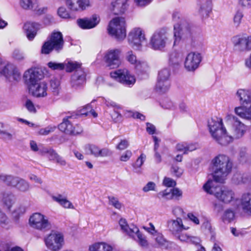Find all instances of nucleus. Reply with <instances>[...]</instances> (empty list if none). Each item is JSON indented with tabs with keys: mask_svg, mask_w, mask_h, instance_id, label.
<instances>
[{
	"mask_svg": "<svg viewBox=\"0 0 251 251\" xmlns=\"http://www.w3.org/2000/svg\"><path fill=\"white\" fill-rule=\"evenodd\" d=\"M40 25L34 22H27L24 26V29L29 40H32L35 37Z\"/></svg>",
	"mask_w": 251,
	"mask_h": 251,
	"instance_id": "c756f323",
	"label": "nucleus"
},
{
	"mask_svg": "<svg viewBox=\"0 0 251 251\" xmlns=\"http://www.w3.org/2000/svg\"><path fill=\"white\" fill-rule=\"evenodd\" d=\"M42 153L47 156L50 161H54L58 154L55 150L51 148H44L42 150Z\"/></svg>",
	"mask_w": 251,
	"mask_h": 251,
	"instance_id": "37998d69",
	"label": "nucleus"
},
{
	"mask_svg": "<svg viewBox=\"0 0 251 251\" xmlns=\"http://www.w3.org/2000/svg\"><path fill=\"white\" fill-rule=\"evenodd\" d=\"M128 41L130 46L134 50H140L142 44L146 41L143 30L139 27L133 28L129 33Z\"/></svg>",
	"mask_w": 251,
	"mask_h": 251,
	"instance_id": "ddd939ff",
	"label": "nucleus"
},
{
	"mask_svg": "<svg viewBox=\"0 0 251 251\" xmlns=\"http://www.w3.org/2000/svg\"><path fill=\"white\" fill-rule=\"evenodd\" d=\"M161 105L164 109L172 110H175L176 107L173 102L168 98H166L162 100Z\"/></svg>",
	"mask_w": 251,
	"mask_h": 251,
	"instance_id": "8fccbe9b",
	"label": "nucleus"
},
{
	"mask_svg": "<svg viewBox=\"0 0 251 251\" xmlns=\"http://www.w3.org/2000/svg\"><path fill=\"white\" fill-rule=\"evenodd\" d=\"M170 81L166 80H157L156 89L159 93H165L170 88Z\"/></svg>",
	"mask_w": 251,
	"mask_h": 251,
	"instance_id": "58836bf2",
	"label": "nucleus"
},
{
	"mask_svg": "<svg viewBox=\"0 0 251 251\" xmlns=\"http://www.w3.org/2000/svg\"><path fill=\"white\" fill-rule=\"evenodd\" d=\"M25 212V207L22 205L17 206L12 213V217L18 220Z\"/></svg>",
	"mask_w": 251,
	"mask_h": 251,
	"instance_id": "c03bdc74",
	"label": "nucleus"
},
{
	"mask_svg": "<svg viewBox=\"0 0 251 251\" xmlns=\"http://www.w3.org/2000/svg\"><path fill=\"white\" fill-rule=\"evenodd\" d=\"M119 224L123 232L133 238L140 246L148 247V242L146 236L140 231L136 226L133 225L129 226L126 220L123 218L119 220Z\"/></svg>",
	"mask_w": 251,
	"mask_h": 251,
	"instance_id": "39448f33",
	"label": "nucleus"
},
{
	"mask_svg": "<svg viewBox=\"0 0 251 251\" xmlns=\"http://www.w3.org/2000/svg\"><path fill=\"white\" fill-rule=\"evenodd\" d=\"M120 108H114L113 112L111 114V118L115 122H117L121 120L122 116L118 110Z\"/></svg>",
	"mask_w": 251,
	"mask_h": 251,
	"instance_id": "13d9d810",
	"label": "nucleus"
},
{
	"mask_svg": "<svg viewBox=\"0 0 251 251\" xmlns=\"http://www.w3.org/2000/svg\"><path fill=\"white\" fill-rule=\"evenodd\" d=\"M182 192L177 188L171 190L166 189L158 194V198H162L167 200L173 199H178L182 196Z\"/></svg>",
	"mask_w": 251,
	"mask_h": 251,
	"instance_id": "2f4dec72",
	"label": "nucleus"
},
{
	"mask_svg": "<svg viewBox=\"0 0 251 251\" xmlns=\"http://www.w3.org/2000/svg\"><path fill=\"white\" fill-rule=\"evenodd\" d=\"M121 50L119 49L108 50L104 54V59L106 66L110 69L118 67L121 64L120 55Z\"/></svg>",
	"mask_w": 251,
	"mask_h": 251,
	"instance_id": "6ab92c4d",
	"label": "nucleus"
},
{
	"mask_svg": "<svg viewBox=\"0 0 251 251\" xmlns=\"http://www.w3.org/2000/svg\"><path fill=\"white\" fill-rule=\"evenodd\" d=\"M85 149L90 151L91 155L95 157H106L110 156L112 152L107 148L100 149L95 145H88Z\"/></svg>",
	"mask_w": 251,
	"mask_h": 251,
	"instance_id": "c85d7f7f",
	"label": "nucleus"
},
{
	"mask_svg": "<svg viewBox=\"0 0 251 251\" xmlns=\"http://www.w3.org/2000/svg\"><path fill=\"white\" fill-rule=\"evenodd\" d=\"M85 74L83 69H80L75 72L71 77L72 86L77 89L81 86L85 82Z\"/></svg>",
	"mask_w": 251,
	"mask_h": 251,
	"instance_id": "7c9ffc66",
	"label": "nucleus"
},
{
	"mask_svg": "<svg viewBox=\"0 0 251 251\" xmlns=\"http://www.w3.org/2000/svg\"><path fill=\"white\" fill-rule=\"evenodd\" d=\"M235 213L231 208L226 209L222 217V220L224 222L230 223L234 218Z\"/></svg>",
	"mask_w": 251,
	"mask_h": 251,
	"instance_id": "79ce46f5",
	"label": "nucleus"
},
{
	"mask_svg": "<svg viewBox=\"0 0 251 251\" xmlns=\"http://www.w3.org/2000/svg\"><path fill=\"white\" fill-rule=\"evenodd\" d=\"M15 198L14 196L10 193H4L3 194L2 201L4 207L10 209L14 203Z\"/></svg>",
	"mask_w": 251,
	"mask_h": 251,
	"instance_id": "e433bc0d",
	"label": "nucleus"
},
{
	"mask_svg": "<svg viewBox=\"0 0 251 251\" xmlns=\"http://www.w3.org/2000/svg\"><path fill=\"white\" fill-rule=\"evenodd\" d=\"M241 106L234 108L235 114L242 119L251 120V89H239L236 93Z\"/></svg>",
	"mask_w": 251,
	"mask_h": 251,
	"instance_id": "20e7f679",
	"label": "nucleus"
},
{
	"mask_svg": "<svg viewBox=\"0 0 251 251\" xmlns=\"http://www.w3.org/2000/svg\"><path fill=\"white\" fill-rule=\"evenodd\" d=\"M174 236L176 240L182 243H190L198 245L201 242V240L199 237L191 236L186 233L179 232Z\"/></svg>",
	"mask_w": 251,
	"mask_h": 251,
	"instance_id": "473e14b6",
	"label": "nucleus"
},
{
	"mask_svg": "<svg viewBox=\"0 0 251 251\" xmlns=\"http://www.w3.org/2000/svg\"><path fill=\"white\" fill-rule=\"evenodd\" d=\"M52 200L58 203L61 206L66 209H75L73 203L66 197L61 194L52 196Z\"/></svg>",
	"mask_w": 251,
	"mask_h": 251,
	"instance_id": "72a5a7b5",
	"label": "nucleus"
},
{
	"mask_svg": "<svg viewBox=\"0 0 251 251\" xmlns=\"http://www.w3.org/2000/svg\"><path fill=\"white\" fill-rule=\"evenodd\" d=\"M168 228L170 232L175 236L183 230H186L189 229V226H186L183 224L182 220L179 217L176 219H171L167 222Z\"/></svg>",
	"mask_w": 251,
	"mask_h": 251,
	"instance_id": "393cba45",
	"label": "nucleus"
},
{
	"mask_svg": "<svg viewBox=\"0 0 251 251\" xmlns=\"http://www.w3.org/2000/svg\"><path fill=\"white\" fill-rule=\"evenodd\" d=\"M234 50L240 52L251 50V35H237L232 38Z\"/></svg>",
	"mask_w": 251,
	"mask_h": 251,
	"instance_id": "2eb2a0df",
	"label": "nucleus"
},
{
	"mask_svg": "<svg viewBox=\"0 0 251 251\" xmlns=\"http://www.w3.org/2000/svg\"><path fill=\"white\" fill-rule=\"evenodd\" d=\"M172 173L176 177H180L183 173V170L176 166H173L171 168Z\"/></svg>",
	"mask_w": 251,
	"mask_h": 251,
	"instance_id": "e2e57ef3",
	"label": "nucleus"
},
{
	"mask_svg": "<svg viewBox=\"0 0 251 251\" xmlns=\"http://www.w3.org/2000/svg\"><path fill=\"white\" fill-rule=\"evenodd\" d=\"M127 7V0H113L108 9L114 15H120L125 12Z\"/></svg>",
	"mask_w": 251,
	"mask_h": 251,
	"instance_id": "a878e982",
	"label": "nucleus"
},
{
	"mask_svg": "<svg viewBox=\"0 0 251 251\" xmlns=\"http://www.w3.org/2000/svg\"><path fill=\"white\" fill-rule=\"evenodd\" d=\"M47 247L52 251H58L64 244V237L58 232H52L45 238Z\"/></svg>",
	"mask_w": 251,
	"mask_h": 251,
	"instance_id": "dca6fc26",
	"label": "nucleus"
},
{
	"mask_svg": "<svg viewBox=\"0 0 251 251\" xmlns=\"http://www.w3.org/2000/svg\"><path fill=\"white\" fill-rule=\"evenodd\" d=\"M126 59L130 64L134 65L138 62L136 55L132 51H128L126 53Z\"/></svg>",
	"mask_w": 251,
	"mask_h": 251,
	"instance_id": "603ef678",
	"label": "nucleus"
},
{
	"mask_svg": "<svg viewBox=\"0 0 251 251\" xmlns=\"http://www.w3.org/2000/svg\"><path fill=\"white\" fill-rule=\"evenodd\" d=\"M110 76L125 85H133L136 81L135 76L131 75L126 69L111 72Z\"/></svg>",
	"mask_w": 251,
	"mask_h": 251,
	"instance_id": "a211bd4d",
	"label": "nucleus"
},
{
	"mask_svg": "<svg viewBox=\"0 0 251 251\" xmlns=\"http://www.w3.org/2000/svg\"><path fill=\"white\" fill-rule=\"evenodd\" d=\"M163 184L169 187H174L176 185V182L172 178L165 177L163 181Z\"/></svg>",
	"mask_w": 251,
	"mask_h": 251,
	"instance_id": "0e129e2a",
	"label": "nucleus"
},
{
	"mask_svg": "<svg viewBox=\"0 0 251 251\" xmlns=\"http://www.w3.org/2000/svg\"><path fill=\"white\" fill-rule=\"evenodd\" d=\"M149 226H143V228L148 232L154 236L157 233V231L155 230L154 225L151 223H150Z\"/></svg>",
	"mask_w": 251,
	"mask_h": 251,
	"instance_id": "338daca9",
	"label": "nucleus"
},
{
	"mask_svg": "<svg viewBox=\"0 0 251 251\" xmlns=\"http://www.w3.org/2000/svg\"><path fill=\"white\" fill-rule=\"evenodd\" d=\"M65 68L67 72H72L74 71L76 72L77 71L82 69L81 63L75 61L69 60L65 62Z\"/></svg>",
	"mask_w": 251,
	"mask_h": 251,
	"instance_id": "4c0bfd02",
	"label": "nucleus"
},
{
	"mask_svg": "<svg viewBox=\"0 0 251 251\" xmlns=\"http://www.w3.org/2000/svg\"><path fill=\"white\" fill-rule=\"evenodd\" d=\"M240 206L242 212L246 215L251 216V193H243L240 199Z\"/></svg>",
	"mask_w": 251,
	"mask_h": 251,
	"instance_id": "bb28decb",
	"label": "nucleus"
},
{
	"mask_svg": "<svg viewBox=\"0 0 251 251\" xmlns=\"http://www.w3.org/2000/svg\"><path fill=\"white\" fill-rule=\"evenodd\" d=\"M215 182L212 180H208L203 186L204 190L207 193L213 195L219 201L225 204H229L237 200L233 190L225 186H215Z\"/></svg>",
	"mask_w": 251,
	"mask_h": 251,
	"instance_id": "7ed1b4c3",
	"label": "nucleus"
},
{
	"mask_svg": "<svg viewBox=\"0 0 251 251\" xmlns=\"http://www.w3.org/2000/svg\"><path fill=\"white\" fill-rule=\"evenodd\" d=\"M154 237L155 242L159 247H166L167 246V242L162 234L157 232L154 235Z\"/></svg>",
	"mask_w": 251,
	"mask_h": 251,
	"instance_id": "a18cd8bd",
	"label": "nucleus"
},
{
	"mask_svg": "<svg viewBox=\"0 0 251 251\" xmlns=\"http://www.w3.org/2000/svg\"><path fill=\"white\" fill-rule=\"evenodd\" d=\"M171 43V40L169 38L167 29L161 28L155 31L152 35L149 45L154 50H162Z\"/></svg>",
	"mask_w": 251,
	"mask_h": 251,
	"instance_id": "1a4fd4ad",
	"label": "nucleus"
},
{
	"mask_svg": "<svg viewBox=\"0 0 251 251\" xmlns=\"http://www.w3.org/2000/svg\"><path fill=\"white\" fill-rule=\"evenodd\" d=\"M19 3L23 9L31 10L38 15L44 13L47 9L46 7H39L37 0H20Z\"/></svg>",
	"mask_w": 251,
	"mask_h": 251,
	"instance_id": "5701e85b",
	"label": "nucleus"
},
{
	"mask_svg": "<svg viewBox=\"0 0 251 251\" xmlns=\"http://www.w3.org/2000/svg\"><path fill=\"white\" fill-rule=\"evenodd\" d=\"M211 165L213 170V181L223 183L232 168L230 158L225 154H219L212 159Z\"/></svg>",
	"mask_w": 251,
	"mask_h": 251,
	"instance_id": "f257e3e1",
	"label": "nucleus"
},
{
	"mask_svg": "<svg viewBox=\"0 0 251 251\" xmlns=\"http://www.w3.org/2000/svg\"><path fill=\"white\" fill-rule=\"evenodd\" d=\"M72 118V116L64 118L62 122L59 125L58 128L67 134L72 135L80 134L83 131L82 127L77 124L74 125L71 121Z\"/></svg>",
	"mask_w": 251,
	"mask_h": 251,
	"instance_id": "f3484780",
	"label": "nucleus"
},
{
	"mask_svg": "<svg viewBox=\"0 0 251 251\" xmlns=\"http://www.w3.org/2000/svg\"><path fill=\"white\" fill-rule=\"evenodd\" d=\"M65 63H60L50 61L48 63V66L49 68L52 70H63L65 69Z\"/></svg>",
	"mask_w": 251,
	"mask_h": 251,
	"instance_id": "3c124183",
	"label": "nucleus"
},
{
	"mask_svg": "<svg viewBox=\"0 0 251 251\" xmlns=\"http://www.w3.org/2000/svg\"><path fill=\"white\" fill-rule=\"evenodd\" d=\"M0 77H4L9 81L18 80L21 78V73L13 64L2 62L0 63Z\"/></svg>",
	"mask_w": 251,
	"mask_h": 251,
	"instance_id": "f8f14e48",
	"label": "nucleus"
},
{
	"mask_svg": "<svg viewBox=\"0 0 251 251\" xmlns=\"http://www.w3.org/2000/svg\"><path fill=\"white\" fill-rule=\"evenodd\" d=\"M64 42L63 35L60 32H53L48 41L45 42L42 47L41 52L43 54H49L53 50L57 52L61 51L64 46Z\"/></svg>",
	"mask_w": 251,
	"mask_h": 251,
	"instance_id": "0eeeda50",
	"label": "nucleus"
},
{
	"mask_svg": "<svg viewBox=\"0 0 251 251\" xmlns=\"http://www.w3.org/2000/svg\"><path fill=\"white\" fill-rule=\"evenodd\" d=\"M180 16V13L178 11L174 12L173 14V20L176 22L174 25V46L177 45L183 37H187L190 35L189 27H187L182 23L181 20L177 22Z\"/></svg>",
	"mask_w": 251,
	"mask_h": 251,
	"instance_id": "9d476101",
	"label": "nucleus"
},
{
	"mask_svg": "<svg viewBox=\"0 0 251 251\" xmlns=\"http://www.w3.org/2000/svg\"><path fill=\"white\" fill-rule=\"evenodd\" d=\"M25 106L28 111L31 113H35L36 112V109L33 103L30 100H27L25 103Z\"/></svg>",
	"mask_w": 251,
	"mask_h": 251,
	"instance_id": "680f3d73",
	"label": "nucleus"
},
{
	"mask_svg": "<svg viewBox=\"0 0 251 251\" xmlns=\"http://www.w3.org/2000/svg\"><path fill=\"white\" fill-rule=\"evenodd\" d=\"M201 59L202 57L200 53L191 52L188 53L185 58L184 68L188 71L193 72L199 67Z\"/></svg>",
	"mask_w": 251,
	"mask_h": 251,
	"instance_id": "aec40b11",
	"label": "nucleus"
},
{
	"mask_svg": "<svg viewBox=\"0 0 251 251\" xmlns=\"http://www.w3.org/2000/svg\"><path fill=\"white\" fill-rule=\"evenodd\" d=\"M29 90L35 97H45L47 95L48 86L45 82H40L29 87Z\"/></svg>",
	"mask_w": 251,
	"mask_h": 251,
	"instance_id": "cd10ccee",
	"label": "nucleus"
},
{
	"mask_svg": "<svg viewBox=\"0 0 251 251\" xmlns=\"http://www.w3.org/2000/svg\"><path fill=\"white\" fill-rule=\"evenodd\" d=\"M132 155V151L130 150H126L121 155L120 160L122 162H126L130 159Z\"/></svg>",
	"mask_w": 251,
	"mask_h": 251,
	"instance_id": "4d7b16f0",
	"label": "nucleus"
},
{
	"mask_svg": "<svg viewBox=\"0 0 251 251\" xmlns=\"http://www.w3.org/2000/svg\"><path fill=\"white\" fill-rule=\"evenodd\" d=\"M225 120L228 127V132L226 131L225 139L223 141L224 146L228 145L234 140L241 139L247 130V126L233 115L227 114Z\"/></svg>",
	"mask_w": 251,
	"mask_h": 251,
	"instance_id": "f03ea898",
	"label": "nucleus"
},
{
	"mask_svg": "<svg viewBox=\"0 0 251 251\" xmlns=\"http://www.w3.org/2000/svg\"><path fill=\"white\" fill-rule=\"evenodd\" d=\"M12 58L16 61L21 62L25 58L24 53L19 49H15L12 53Z\"/></svg>",
	"mask_w": 251,
	"mask_h": 251,
	"instance_id": "49530a36",
	"label": "nucleus"
},
{
	"mask_svg": "<svg viewBox=\"0 0 251 251\" xmlns=\"http://www.w3.org/2000/svg\"><path fill=\"white\" fill-rule=\"evenodd\" d=\"M0 181L7 185L16 187L22 192H25L29 188V185L27 181L18 177L0 174Z\"/></svg>",
	"mask_w": 251,
	"mask_h": 251,
	"instance_id": "4468645a",
	"label": "nucleus"
},
{
	"mask_svg": "<svg viewBox=\"0 0 251 251\" xmlns=\"http://www.w3.org/2000/svg\"><path fill=\"white\" fill-rule=\"evenodd\" d=\"M207 1L206 4H202L199 10L200 13L203 17H207L209 13L212 10V0H206Z\"/></svg>",
	"mask_w": 251,
	"mask_h": 251,
	"instance_id": "ea45409f",
	"label": "nucleus"
},
{
	"mask_svg": "<svg viewBox=\"0 0 251 251\" xmlns=\"http://www.w3.org/2000/svg\"><path fill=\"white\" fill-rule=\"evenodd\" d=\"M43 77L42 71L38 68L29 69L24 75V78L29 87L40 82Z\"/></svg>",
	"mask_w": 251,
	"mask_h": 251,
	"instance_id": "412c9836",
	"label": "nucleus"
},
{
	"mask_svg": "<svg viewBox=\"0 0 251 251\" xmlns=\"http://www.w3.org/2000/svg\"><path fill=\"white\" fill-rule=\"evenodd\" d=\"M100 22V17L96 14L93 15L90 18L78 19L77 24L83 29H89L95 27Z\"/></svg>",
	"mask_w": 251,
	"mask_h": 251,
	"instance_id": "b1692460",
	"label": "nucleus"
},
{
	"mask_svg": "<svg viewBox=\"0 0 251 251\" xmlns=\"http://www.w3.org/2000/svg\"><path fill=\"white\" fill-rule=\"evenodd\" d=\"M56 129L55 126H49L45 128H41L39 131V134L42 135H47L53 132Z\"/></svg>",
	"mask_w": 251,
	"mask_h": 251,
	"instance_id": "6e6d98bb",
	"label": "nucleus"
},
{
	"mask_svg": "<svg viewBox=\"0 0 251 251\" xmlns=\"http://www.w3.org/2000/svg\"><path fill=\"white\" fill-rule=\"evenodd\" d=\"M170 72L167 69H163L158 73L157 80L170 81Z\"/></svg>",
	"mask_w": 251,
	"mask_h": 251,
	"instance_id": "de8ad7c7",
	"label": "nucleus"
},
{
	"mask_svg": "<svg viewBox=\"0 0 251 251\" xmlns=\"http://www.w3.org/2000/svg\"><path fill=\"white\" fill-rule=\"evenodd\" d=\"M66 6L72 12H79L90 6V0H65Z\"/></svg>",
	"mask_w": 251,
	"mask_h": 251,
	"instance_id": "4be33fe9",
	"label": "nucleus"
},
{
	"mask_svg": "<svg viewBox=\"0 0 251 251\" xmlns=\"http://www.w3.org/2000/svg\"><path fill=\"white\" fill-rule=\"evenodd\" d=\"M57 14L58 16L62 18L67 19L70 17L69 12L64 6H61L58 8Z\"/></svg>",
	"mask_w": 251,
	"mask_h": 251,
	"instance_id": "864d4df0",
	"label": "nucleus"
},
{
	"mask_svg": "<svg viewBox=\"0 0 251 251\" xmlns=\"http://www.w3.org/2000/svg\"><path fill=\"white\" fill-rule=\"evenodd\" d=\"M243 16V14L241 11H237L236 12L233 18L234 23L235 25L238 26L240 24Z\"/></svg>",
	"mask_w": 251,
	"mask_h": 251,
	"instance_id": "69168bd1",
	"label": "nucleus"
},
{
	"mask_svg": "<svg viewBox=\"0 0 251 251\" xmlns=\"http://www.w3.org/2000/svg\"><path fill=\"white\" fill-rule=\"evenodd\" d=\"M208 126L213 139L218 144L224 146L223 141L225 139L226 130L223 127L222 120L217 117L212 118L208 121Z\"/></svg>",
	"mask_w": 251,
	"mask_h": 251,
	"instance_id": "6e6552de",
	"label": "nucleus"
},
{
	"mask_svg": "<svg viewBox=\"0 0 251 251\" xmlns=\"http://www.w3.org/2000/svg\"><path fill=\"white\" fill-rule=\"evenodd\" d=\"M146 159V155L144 153H141V155L137 158L136 161L132 164V166L133 167V171L134 172L138 174L142 173L141 168L144 163Z\"/></svg>",
	"mask_w": 251,
	"mask_h": 251,
	"instance_id": "c9c22d12",
	"label": "nucleus"
},
{
	"mask_svg": "<svg viewBox=\"0 0 251 251\" xmlns=\"http://www.w3.org/2000/svg\"><path fill=\"white\" fill-rule=\"evenodd\" d=\"M128 146L129 143L128 141L124 139L121 141V142L117 146L116 148L119 150H124L126 149Z\"/></svg>",
	"mask_w": 251,
	"mask_h": 251,
	"instance_id": "774afa93",
	"label": "nucleus"
},
{
	"mask_svg": "<svg viewBox=\"0 0 251 251\" xmlns=\"http://www.w3.org/2000/svg\"><path fill=\"white\" fill-rule=\"evenodd\" d=\"M112 247L105 242H97L89 246L90 251H112Z\"/></svg>",
	"mask_w": 251,
	"mask_h": 251,
	"instance_id": "f704fd0d",
	"label": "nucleus"
},
{
	"mask_svg": "<svg viewBox=\"0 0 251 251\" xmlns=\"http://www.w3.org/2000/svg\"><path fill=\"white\" fill-rule=\"evenodd\" d=\"M135 67L139 71L145 72L148 68V65L145 62L138 61L135 65Z\"/></svg>",
	"mask_w": 251,
	"mask_h": 251,
	"instance_id": "bf43d9fd",
	"label": "nucleus"
},
{
	"mask_svg": "<svg viewBox=\"0 0 251 251\" xmlns=\"http://www.w3.org/2000/svg\"><path fill=\"white\" fill-rule=\"evenodd\" d=\"M108 200L109 204L113 206L115 208L118 209H120L122 208V204L117 198L114 197H109Z\"/></svg>",
	"mask_w": 251,
	"mask_h": 251,
	"instance_id": "5fc2aeb1",
	"label": "nucleus"
},
{
	"mask_svg": "<svg viewBox=\"0 0 251 251\" xmlns=\"http://www.w3.org/2000/svg\"><path fill=\"white\" fill-rule=\"evenodd\" d=\"M31 227L39 231H46L50 228V224L48 218L40 213H34L29 219Z\"/></svg>",
	"mask_w": 251,
	"mask_h": 251,
	"instance_id": "9b49d317",
	"label": "nucleus"
},
{
	"mask_svg": "<svg viewBox=\"0 0 251 251\" xmlns=\"http://www.w3.org/2000/svg\"><path fill=\"white\" fill-rule=\"evenodd\" d=\"M181 57V54L176 51H172L169 55V61L172 64H177Z\"/></svg>",
	"mask_w": 251,
	"mask_h": 251,
	"instance_id": "09e8293b",
	"label": "nucleus"
},
{
	"mask_svg": "<svg viewBox=\"0 0 251 251\" xmlns=\"http://www.w3.org/2000/svg\"><path fill=\"white\" fill-rule=\"evenodd\" d=\"M156 186L154 182L150 181L143 188L144 192H148L150 191H155Z\"/></svg>",
	"mask_w": 251,
	"mask_h": 251,
	"instance_id": "052dcab7",
	"label": "nucleus"
},
{
	"mask_svg": "<svg viewBox=\"0 0 251 251\" xmlns=\"http://www.w3.org/2000/svg\"><path fill=\"white\" fill-rule=\"evenodd\" d=\"M50 87L54 95H57L60 89V80L56 78H53L50 81Z\"/></svg>",
	"mask_w": 251,
	"mask_h": 251,
	"instance_id": "a19ab883",
	"label": "nucleus"
},
{
	"mask_svg": "<svg viewBox=\"0 0 251 251\" xmlns=\"http://www.w3.org/2000/svg\"><path fill=\"white\" fill-rule=\"evenodd\" d=\"M108 34L117 40H123L126 36V23L124 18L116 17L111 20L107 27Z\"/></svg>",
	"mask_w": 251,
	"mask_h": 251,
	"instance_id": "423d86ee",
	"label": "nucleus"
}]
</instances>
